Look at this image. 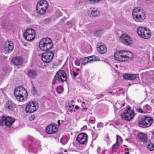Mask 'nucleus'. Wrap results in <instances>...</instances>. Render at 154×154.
I'll return each instance as SVG.
<instances>
[{"label":"nucleus","instance_id":"obj_58","mask_svg":"<svg viewBox=\"0 0 154 154\" xmlns=\"http://www.w3.org/2000/svg\"><path fill=\"white\" fill-rule=\"evenodd\" d=\"M67 24L69 25H70L72 24V23L71 22L69 21L67 22Z\"/></svg>","mask_w":154,"mask_h":154},{"label":"nucleus","instance_id":"obj_24","mask_svg":"<svg viewBox=\"0 0 154 154\" xmlns=\"http://www.w3.org/2000/svg\"><path fill=\"white\" fill-rule=\"evenodd\" d=\"M6 108L9 111L13 110L15 108V104L12 101L8 100L6 104Z\"/></svg>","mask_w":154,"mask_h":154},{"label":"nucleus","instance_id":"obj_47","mask_svg":"<svg viewBox=\"0 0 154 154\" xmlns=\"http://www.w3.org/2000/svg\"><path fill=\"white\" fill-rule=\"evenodd\" d=\"M75 63L77 66H79L80 65V60H76L75 61Z\"/></svg>","mask_w":154,"mask_h":154},{"label":"nucleus","instance_id":"obj_20","mask_svg":"<svg viewBox=\"0 0 154 154\" xmlns=\"http://www.w3.org/2000/svg\"><path fill=\"white\" fill-rule=\"evenodd\" d=\"M89 15L91 17H95L100 15V11H98L97 8H93L91 9V10L89 11Z\"/></svg>","mask_w":154,"mask_h":154},{"label":"nucleus","instance_id":"obj_34","mask_svg":"<svg viewBox=\"0 0 154 154\" xmlns=\"http://www.w3.org/2000/svg\"><path fill=\"white\" fill-rule=\"evenodd\" d=\"M92 140H95L98 136V134L97 132L94 131L92 132Z\"/></svg>","mask_w":154,"mask_h":154},{"label":"nucleus","instance_id":"obj_23","mask_svg":"<svg viewBox=\"0 0 154 154\" xmlns=\"http://www.w3.org/2000/svg\"><path fill=\"white\" fill-rule=\"evenodd\" d=\"M97 50L100 54H103L106 51L107 48L105 45H101L98 47Z\"/></svg>","mask_w":154,"mask_h":154},{"label":"nucleus","instance_id":"obj_31","mask_svg":"<svg viewBox=\"0 0 154 154\" xmlns=\"http://www.w3.org/2000/svg\"><path fill=\"white\" fill-rule=\"evenodd\" d=\"M69 139V138L67 137H63L60 139V142L63 144L64 145L68 142Z\"/></svg>","mask_w":154,"mask_h":154},{"label":"nucleus","instance_id":"obj_25","mask_svg":"<svg viewBox=\"0 0 154 154\" xmlns=\"http://www.w3.org/2000/svg\"><path fill=\"white\" fill-rule=\"evenodd\" d=\"M42 7L48 8V2L45 0H41L37 4Z\"/></svg>","mask_w":154,"mask_h":154},{"label":"nucleus","instance_id":"obj_33","mask_svg":"<svg viewBox=\"0 0 154 154\" xmlns=\"http://www.w3.org/2000/svg\"><path fill=\"white\" fill-rule=\"evenodd\" d=\"M147 148L150 151L154 150V146L152 143H149L147 145Z\"/></svg>","mask_w":154,"mask_h":154},{"label":"nucleus","instance_id":"obj_63","mask_svg":"<svg viewBox=\"0 0 154 154\" xmlns=\"http://www.w3.org/2000/svg\"><path fill=\"white\" fill-rule=\"evenodd\" d=\"M82 103L84 105H85V102H84V101H83L82 102Z\"/></svg>","mask_w":154,"mask_h":154},{"label":"nucleus","instance_id":"obj_44","mask_svg":"<svg viewBox=\"0 0 154 154\" xmlns=\"http://www.w3.org/2000/svg\"><path fill=\"white\" fill-rule=\"evenodd\" d=\"M7 68L6 67H4L1 70H2L3 71V73H2V75H4L5 74V73L6 71H7Z\"/></svg>","mask_w":154,"mask_h":154},{"label":"nucleus","instance_id":"obj_32","mask_svg":"<svg viewBox=\"0 0 154 154\" xmlns=\"http://www.w3.org/2000/svg\"><path fill=\"white\" fill-rule=\"evenodd\" d=\"M56 91L58 93L61 94L63 91V87L61 86H58L57 88Z\"/></svg>","mask_w":154,"mask_h":154},{"label":"nucleus","instance_id":"obj_6","mask_svg":"<svg viewBox=\"0 0 154 154\" xmlns=\"http://www.w3.org/2000/svg\"><path fill=\"white\" fill-rule=\"evenodd\" d=\"M15 121V119L14 118L9 116H3L0 119V125L2 126H5V129L9 130Z\"/></svg>","mask_w":154,"mask_h":154},{"label":"nucleus","instance_id":"obj_10","mask_svg":"<svg viewBox=\"0 0 154 154\" xmlns=\"http://www.w3.org/2000/svg\"><path fill=\"white\" fill-rule=\"evenodd\" d=\"M35 36V31L32 29H27L23 33L24 38L29 41H31L33 40Z\"/></svg>","mask_w":154,"mask_h":154},{"label":"nucleus","instance_id":"obj_19","mask_svg":"<svg viewBox=\"0 0 154 154\" xmlns=\"http://www.w3.org/2000/svg\"><path fill=\"white\" fill-rule=\"evenodd\" d=\"M138 139L141 141L147 142V136L143 133H139L137 135Z\"/></svg>","mask_w":154,"mask_h":154},{"label":"nucleus","instance_id":"obj_50","mask_svg":"<svg viewBox=\"0 0 154 154\" xmlns=\"http://www.w3.org/2000/svg\"><path fill=\"white\" fill-rule=\"evenodd\" d=\"M89 63L87 60L86 58H85V57L84 58L82 62V63L83 65H85Z\"/></svg>","mask_w":154,"mask_h":154},{"label":"nucleus","instance_id":"obj_17","mask_svg":"<svg viewBox=\"0 0 154 154\" xmlns=\"http://www.w3.org/2000/svg\"><path fill=\"white\" fill-rule=\"evenodd\" d=\"M58 131L56 126L51 124L47 126L45 129L46 132L48 134H53L56 133Z\"/></svg>","mask_w":154,"mask_h":154},{"label":"nucleus","instance_id":"obj_7","mask_svg":"<svg viewBox=\"0 0 154 154\" xmlns=\"http://www.w3.org/2000/svg\"><path fill=\"white\" fill-rule=\"evenodd\" d=\"M153 121V119L151 117L145 116L139 120L138 125L140 127L146 128L150 126L152 123Z\"/></svg>","mask_w":154,"mask_h":154},{"label":"nucleus","instance_id":"obj_4","mask_svg":"<svg viewBox=\"0 0 154 154\" xmlns=\"http://www.w3.org/2000/svg\"><path fill=\"white\" fill-rule=\"evenodd\" d=\"M14 95L17 99L20 101H23L27 99L28 96L26 90L24 88L20 86L15 88Z\"/></svg>","mask_w":154,"mask_h":154},{"label":"nucleus","instance_id":"obj_2","mask_svg":"<svg viewBox=\"0 0 154 154\" xmlns=\"http://www.w3.org/2000/svg\"><path fill=\"white\" fill-rule=\"evenodd\" d=\"M115 58L118 61L121 62L128 61L130 59L133 57L132 53L128 51L121 50L115 53L114 55Z\"/></svg>","mask_w":154,"mask_h":154},{"label":"nucleus","instance_id":"obj_53","mask_svg":"<svg viewBox=\"0 0 154 154\" xmlns=\"http://www.w3.org/2000/svg\"><path fill=\"white\" fill-rule=\"evenodd\" d=\"M74 108H69L67 109H66L68 111L70 112H72L73 111V109Z\"/></svg>","mask_w":154,"mask_h":154},{"label":"nucleus","instance_id":"obj_36","mask_svg":"<svg viewBox=\"0 0 154 154\" xmlns=\"http://www.w3.org/2000/svg\"><path fill=\"white\" fill-rule=\"evenodd\" d=\"M95 122V119L94 117H92L91 118L88 122V124L89 125H90L89 123L91 124H94Z\"/></svg>","mask_w":154,"mask_h":154},{"label":"nucleus","instance_id":"obj_38","mask_svg":"<svg viewBox=\"0 0 154 154\" xmlns=\"http://www.w3.org/2000/svg\"><path fill=\"white\" fill-rule=\"evenodd\" d=\"M74 105H70L69 102L66 103L65 106L66 109L69 108H74Z\"/></svg>","mask_w":154,"mask_h":154},{"label":"nucleus","instance_id":"obj_42","mask_svg":"<svg viewBox=\"0 0 154 154\" xmlns=\"http://www.w3.org/2000/svg\"><path fill=\"white\" fill-rule=\"evenodd\" d=\"M51 21V19L48 18L44 20L43 21V22L45 24H47L50 23Z\"/></svg>","mask_w":154,"mask_h":154},{"label":"nucleus","instance_id":"obj_40","mask_svg":"<svg viewBox=\"0 0 154 154\" xmlns=\"http://www.w3.org/2000/svg\"><path fill=\"white\" fill-rule=\"evenodd\" d=\"M122 139L120 136H117L116 142H118V143H119H119H122Z\"/></svg>","mask_w":154,"mask_h":154},{"label":"nucleus","instance_id":"obj_11","mask_svg":"<svg viewBox=\"0 0 154 154\" xmlns=\"http://www.w3.org/2000/svg\"><path fill=\"white\" fill-rule=\"evenodd\" d=\"M38 108V103L36 101L29 102L26 106L25 111L26 112L32 113L36 111Z\"/></svg>","mask_w":154,"mask_h":154},{"label":"nucleus","instance_id":"obj_43","mask_svg":"<svg viewBox=\"0 0 154 154\" xmlns=\"http://www.w3.org/2000/svg\"><path fill=\"white\" fill-rule=\"evenodd\" d=\"M106 95H107V93L105 91L104 92H103L102 94L98 95L97 96V97L101 98L103 97L104 96Z\"/></svg>","mask_w":154,"mask_h":154},{"label":"nucleus","instance_id":"obj_49","mask_svg":"<svg viewBox=\"0 0 154 154\" xmlns=\"http://www.w3.org/2000/svg\"><path fill=\"white\" fill-rule=\"evenodd\" d=\"M32 92L33 94H35L37 93V90L34 87H33L32 90Z\"/></svg>","mask_w":154,"mask_h":154},{"label":"nucleus","instance_id":"obj_30","mask_svg":"<svg viewBox=\"0 0 154 154\" xmlns=\"http://www.w3.org/2000/svg\"><path fill=\"white\" fill-rule=\"evenodd\" d=\"M104 32L103 29L98 30L94 32V35L97 37L100 36Z\"/></svg>","mask_w":154,"mask_h":154},{"label":"nucleus","instance_id":"obj_5","mask_svg":"<svg viewBox=\"0 0 154 154\" xmlns=\"http://www.w3.org/2000/svg\"><path fill=\"white\" fill-rule=\"evenodd\" d=\"M53 44L51 39L48 38H43L39 43V47L42 50L46 51L52 48Z\"/></svg>","mask_w":154,"mask_h":154},{"label":"nucleus","instance_id":"obj_51","mask_svg":"<svg viewBox=\"0 0 154 154\" xmlns=\"http://www.w3.org/2000/svg\"><path fill=\"white\" fill-rule=\"evenodd\" d=\"M82 108L81 111L83 112L86 111L88 109L87 107L85 106H84L82 105Z\"/></svg>","mask_w":154,"mask_h":154},{"label":"nucleus","instance_id":"obj_62","mask_svg":"<svg viewBox=\"0 0 154 154\" xmlns=\"http://www.w3.org/2000/svg\"><path fill=\"white\" fill-rule=\"evenodd\" d=\"M125 154H129V152H125Z\"/></svg>","mask_w":154,"mask_h":154},{"label":"nucleus","instance_id":"obj_37","mask_svg":"<svg viewBox=\"0 0 154 154\" xmlns=\"http://www.w3.org/2000/svg\"><path fill=\"white\" fill-rule=\"evenodd\" d=\"M136 111L139 113H144V110L143 109H142L141 108H136Z\"/></svg>","mask_w":154,"mask_h":154},{"label":"nucleus","instance_id":"obj_26","mask_svg":"<svg viewBox=\"0 0 154 154\" xmlns=\"http://www.w3.org/2000/svg\"><path fill=\"white\" fill-rule=\"evenodd\" d=\"M143 35L145 37H142V38L145 39H149L150 38L151 36V33L150 31L147 28H145V31L144 33H143Z\"/></svg>","mask_w":154,"mask_h":154},{"label":"nucleus","instance_id":"obj_9","mask_svg":"<svg viewBox=\"0 0 154 154\" xmlns=\"http://www.w3.org/2000/svg\"><path fill=\"white\" fill-rule=\"evenodd\" d=\"M135 116L134 112L131 109L130 106L128 107L121 113V117L127 121H130Z\"/></svg>","mask_w":154,"mask_h":154},{"label":"nucleus","instance_id":"obj_45","mask_svg":"<svg viewBox=\"0 0 154 154\" xmlns=\"http://www.w3.org/2000/svg\"><path fill=\"white\" fill-rule=\"evenodd\" d=\"M119 145V143H118V142H116V143L115 144H114L112 146V149L113 150L114 149H116L118 145Z\"/></svg>","mask_w":154,"mask_h":154},{"label":"nucleus","instance_id":"obj_61","mask_svg":"<svg viewBox=\"0 0 154 154\" xmlns=\"http://www.w3.org/2000/svg\"><path fill=\"white\" fill-rule=\"evenodd\" d=\"M57 122H58V123L59 125L60 126V120H58V121Z\"/></svg>","mask_w":154,"mask_h":154},{"label":"nucleus","instance_id":"obj_46","mask_svg":"<svg viewBox=\"0 0 154 154\" xmlns=\"http://www.w3.org/2000/svg\"><path fill=\"white\" fill-rule=\"evenodd\" d=\"M103 123L102 122L98 123L97 125V127L98 128H102L103 127Z\"/></svg>","mask_w":154,"mask_h":154},{"label":"nucleus","instance_id":"obj_28","mask_svg":"<svg viewBox=\"0 0 154 154\" xmlns=\"http://www.w3.org/2000/svg\"><path fill=\"white\" fill-rule=\"evenodd\" d=\"M118 89V88H117L116 89H113L111 91L106 90V91L105 92L107 93V95L108 94L109 96H111L115 95L116 93L117 90Z\"/></svg>","mask_w":154,"mask_h":154},{"label":"nucleus","instance_id":"obj_1","mask_svg":"<svg viewBox=\"0 0 154 154\" xmlns=\"http://www.w3.org/2000/svg\"><path fill=\"white\" fill-rule=\"evenodd\" d=\"M23 146L27 149L29 152L36 153L40 147L39 142L36 141L33 137H28L23 142Z\"/></svg>","mask_w":154,"mask_h":154},{"label":"nucleus","instance_id":"obj_15","mask_svg":"<svg viewBox=\"0 0 154 154\" xmlns=\"http://www.w3.org/2000/svg\"><path fill=\"white\" fill-rule=\"evenodd\" d=\"M123 79H125L130 80H136L137 82H139L140 81L139 74L125 73L123 75Z\"/></svg>","mask_w":154,"mask_h":154},{"label":"nucleus","instance_id":"obj_12","mask_svg":"<svg viewBox=\"0 0 154 154\" xmlns=\"http://www.w3.org/2000/svg\"><path fill=\"white\" fill-rule=\"evenodd\" d=\"M54 57V52L50 51L43 53L42 55L41 58L44 62L49 63L52 61Z\"/></svg>","mask_w":154,"mask_h":154},{"label":"nucleus","instance_id":"obj_54","mask_svg":"<svg viewBox=\"0 0 154 154\" xmlns=\"http://www.w3.org/2000/svg\"><path fill=\"white\" fill-rule=\"evenodd\" d=\"M87 125H85L84 126L81 128V130H85L87 129Z\"/></svg>","mask_w":154,"mask_h":154},{"label":"nucleus","instance_id":"obj_48","mask_svg":"<svg viewBox=\"0 0 154 154\" xmlns=\"http://www.w3.org/2000/svg\"><path fill=\"white\" fill-rule=\"evenodd\" d=\"M101 0H89V1L91 3L95 4L96 3L98 2Z\"/></svg>","mask_w":154,"mask_h":154},{"label":"nucleus","instance_id":"obj_57","mask_svg":"<svg viewBox=\"0 0 154 154\" xmlns=\"http://www.w3.org/2000/svg\"><path fill=\"white\" fill-rule=\"evenodd\" d=\"M129 149H128V148H125L124 149L125 151H126V152H129Z\"/></svg>","mask_w":154,"mask_h":154},{"label":"nucleus","instance_id":"obj_29","mask_svg":"<svg viewBox=\"0 0 154 154\" xmlns=\"http://www.w3.org/2000/svg\"><path fill=\"white\" fill-rule=\"evenodd\" d=\"M151 108L150 106L148 104H146L143 106V109L144 111V113L150 112L151 110Z\"/></svg>","mask_w":154,"mask_h":154},{"label":"nucleus","instance_id":"obj_8","mask_svg":"<svg viewBox=\"0 0 154 154\" xmlns=\"http://www.w3.org/2000/svg\"><path fill=\"white\" fill-rule=\"evenodd\" d=\"M67 80V76L65 72L63 70H59L56 73L53 80L52 84H55L56 81L59 82H66Z\"/></svg>","mask_w":154,"mask_h":154},{"label":"nucleus","instance_id":"obj_13","mask_svg":"<svg viewBox=\"0 0 154 154\" xmlns=\"http://www.w3.org/2000/svg\"><path fill=\"white\" fill-rule=\"evenodd\" d=\"M88 140L87 135L85 133L79 134L76 137L77 141L81 144H87Z\"/></svg>","mask_w":154,"mask_h":154},{"label":"nucleus","instance_id":"obj_64","mask_svg":"<svg viewBox=\"0 0 154 154\" xmlns=\"http://www.w3.org/2000/svg\"><path fill=\"white\" fill-rule=\"evenodd\" d=\"M125 105V103H123L122 104V106L123 107Z\"/></svg>","mask_w":154,"mask_h":154},{"label":"nucleus","instance_id":"obj_59","mask_svg":"<svg viewBox=\"0 0 154 154\" xmlns=\"http://www.w3.org/2000/svg\"><path fill=\"white\" fill-rule=\"evenodd\" d=\"M79 107L77 105L75 106V109H76L78 110L79 109Z\"/></svg>","mask_w":154,"mask_h":154},{"label":"nucleus","instance_id":"obj_55","mask_svg":"<svg viewBox=\"0 0 154 154\" xmlns=\"http://www.w3.org/2000/svg\"><path fill=\"white\" fill-rule=\"evenodd\" d=\"M101 148L100 147H98L97 149V152L98 154H100V151H101Z\"/></svg>","mask_w":154,"mask_h":154},{"label":"nucleus","instance_id":"obj_14","mask_svg":"<svg viewBox=\"0 0 154 154\" xmlns=\"http://www.w3.org/2000/svg\"><path fill=\"white\" fill-rule=\"evenodd\" d=\"M120 41L125 45H130L132 40L131 38L128 35L123 34L120 38Z\"/></svg>","mask_w":154,"mask_h":154},{"label":"nucleus","instance_id":"obj_16","mask_svg":"<svg viewBox=\"0 0 154 154\" xmlns=\"http://www.w3.org/2000/svg\"><path fill=\"white\" fill-rule=\"evenodd\" d=\"M14 48V45L12 41H7L4 45V48L5 51L8 53L13 51Z\"/></svg>","mask_w":154,"mask_h":154},{"label":"nucleus","instance_id":"obj_52","mask_svg":"<svg viewBox=\"0 0 154 154\" xmlns=\"http://www.w3.org/2000/svg\"><path fill=\"white\" fill-rule=\"evenodd\" d=\"M35 115H31L29 117V120L30 121H32L35 119Z\"/></svg>","mask_w":154,"mask_h":154},{"label":"nucleus","instance_id":"obj_60","mask_svg":"<svg viewBox=\"0 0 154 154\" xmlns=\"http://www.w3.org/2000/svg\"><path fill=\"white\" fill-rule=\"evenodd\" d=\"M105 140H106V141L108 142H109V140L108 139V137H107L106 138Z\"/></svg>","mask_w":154,"mask_h":154},{"label":"nucleus","instance_id":"obj_41","mask_svg":"<svg viewBox=\"0 0 154 154\" xmlns=\"http://www.w3.org/2000/svg\"><path fill=\"white\" fill-rule=\"evenodd\" d=\"M92 56V57L93 58V62H94L97 61H98L100 60V58L98 57L97 56L93 55L91 56Z\"/></svg>","mask_w":154,"mask_h":154},{"label":"nucleus","instance_id":"obj_22","mask_svg":"<svg viewBox=\"0 0 154 154\" xmlns=\"http://www.w3.org/2000/svg\"><path fill=\"white\" fill-rule=\"evenodd\" d=\"M13 63L15 65L19 66L21 65L23 63L22 60L17 57H14L12 59Z\"/></svg>","mask_w":154,"mask_h":154},{"label":"nucleus","instance_id":"obj_18","mask_svg":"<svg viewBox=\"0 0 154 154\" xmlns=\"http://www.w3.org/2000/svg\"><path fill=\"white\" fill-rule=\"evenodd\" d=\"M38 75V71L37 70L30 69L28 72V76L30 78L34 79Z\"/></svg>","mask_w":154,"mask_h":154},{"label":"nucleus","instance_id":"obj_39","mask_svg":"<svg viewBox=\"0 0 154 154\" xmlns=\"http://www.w3.org/2000/svg\"><path fill=\"white\" fill-rule=\"evenodd\" d=\"M86 58L87 60L89 63H91L93 62V58L92 56H90L85 57Z\"/></svg>","mask_w":154,"mask_h":154},{"label":"nucleus","instance_id":"obj_56","mask_svg":"<svg viewBox=\"0 0 154 154\" xmlns=\"http://www.w3.org/2000/svg\"><path fill=\"white\" fill-rule=\"evenodd\" d=\"M75 70H76V71L77 72H79V74L81 73V71H80V69H79L78 68H75Z\"/></svg>","mask_w":154,"mask_h":154},{"label":"nucleus","instance_id":"obj_27","mask_svg":"<svg viewBox=\"0 0 154 154\" xmlns=\"http://www.w3.org/2000/svg\"><path fill=\"white\" fill-rule=\"evenodd\" d=\"M137 32L140 36L142 38L145 37L143 35V33H144V31H145V27H139L137 29Z\"/></svg>","mask_w":154,"mask_h":154},{"label":"nucleus","instance_id":"obj_21","mask_svg":"<svg viewBox=\"0 0 154 154\" xmlns=\"http://www.w3.org/2000/svg\"><path fill=\"white\" fill-rule=\"evenodd\" d=\"M40 5H37L36 6V11L38 13L40 14L43 15L45 13L47 8H45L44 7H42Z\"/></svg>","mask_w":154,"mask_h":154},{"label":"nucleus","instance_id":"obj_35","mask_svg":"<svg viewBox=\"0 0 154 154\" xmlns=\"http://www.w3.org/2000/svg\"><path fill=\"white\" fill-rule=\"evenodd\" d=\"M79 74V72H76L75 71L71 72V74L73 78L75 79L76 77Z\"/></svg>","mask_w":154,"mask_h":154},{"label":"nucleus","instance_id":"obj_3","mask_svg":"<svg viewBox=\"0 0 154 154\" xmlns=\"http://www.w3.org/2000/svg\"><path fill=\"white\" fill-rule=\"evenodd\" d=\"M132 16L134 20L137 22H142L146 17L145 13L139 7L135 8L132 12Z\"/></svg>","mask_w":154,"mask_h":154}]
</instances>
